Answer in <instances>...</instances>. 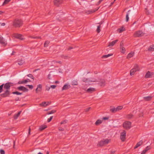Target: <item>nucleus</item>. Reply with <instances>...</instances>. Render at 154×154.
I'll use <instances>...</instances> for the list:
<instances>
[{"label":"nucleus","mask_w":154,"mask_h":154,"mask_svg":"<svg viewBox=\"0 0 154 154\" xmlns=\"http://www.w3.org/2000/svg\"><path fill=\"white\" fill-rule=\"evenodd\" d=\"M123 127L126 129H129L131 127V123L130 122L126 121L123 124Z\"/></svg>","instance_id":"obj_5"},{"label":"nucleus","mask_w":154,"mask_h":154,"mask_svg":"<svg viewBox=\"0 0 154 154\" xmlns=\"http://www.w3.org/2000/svg\"><path fill=\"white\" fill-rule=\"evenodd\" d=\"M124 46V42L122 41L120 44V47H123Z\"/></svg>","instance_id":"obj_52"},{"label":"nucleus","mask_w":154,"mask_h":154,"mask_svg":"<svg viewBox=\"0 0 154 154\" xmlns=\"http://www.w3.org/2000/svg\"><path fill=\"white\" fill-rule=\"evenodd\" d=\"M105 81L104 79H101L100 80V86H104L105 85Z\"/></svg>","instance_id":"obj_28"},{"label":"nucleus","mask_w":154,"mask_h":154,"mask_svg":"<svg viewBox=\"0 0 154 154\" xmlns=\"http://www.w3.org/2000/svg\"><path fill=\"white\" fill-rule=\"evenodd\" d=\"M15 100L16 101H17L19 100V98L18 97H17L15 99Z\"/></svg>","instance_id":"obj_63"},{"label":"nucleus","mask_w":154,"mask_h":154,"mask_svg":"<svg viewBox=\"0 0 154 154\" xmlns=\"http://www.w3.org/2000/svg\"><path fill=\"white\" fill-rule=\"evenodd\" d=\"M56 62L57 63H60V64H62V62L61 61H56Z\"/></svg>","instance_id":"obj_62"},{"label":"nucleus","mask_w":154,"mask_h":154,"mask_svg":"<svg viewBox=\"0 0 154 154\" xmlns=\"http://www.w3.org/2000/svg\"><path fill=\"white\" fill-rule=\"evenodd\" d=\"M11 0H5L2 4V5H4L7 4Z\"/></svg>","instance_id":"obj_39"},{"label":"nucleus","mask_w":154,"mask_h":154,"mask_svg":"<svg viewBox=\"0 0 154 154\" xmlns=\"http://www.w3.org/2000/svg\"><path fill=\"white\" fill-rule=\"evenodd\" d=\"M91 108L90 107H88V108H87L85 109V111L86 112H87Z\"/></svg>","instance_id":"obj_55"},{"label":"nucleus","mask_w":154,"mask_h":154,"mask_svg":"<svg viewBox=\"0 0 154 154\" xmlns=\"http://www.w3.org/2000/svg\"><path fill=\"white\" fill-rule=\"evenodd\" d=\"M134 53H129L127 57V58L128 59L132 57L134 55Z\"/></svg>","instance_id":"obj_30"},{"label":"nucleus","mask_w":154,"mask_h":154,"mask_svg":"<svg viewBox=\"0 0 154 154\" xmlns=\"http://www.w3.org/2000/svg\"><path fill=\"white\" fill-rule=\"evenodd\" d=\"M67 121L66 120H64V121H62L60 124L61 125L66 124L67 122Z\"/></svg>","instance_id":"obj_46"},{"label":"nucleus","mask_w":154,"mask_h":154,"mask_svg":"<svg viewBox=\"0 0 154 154\" xmlns=\"http://www.w3.org/2000/svg\"><path fill=\"white\" fill-rule=\"evenodd\" d=\"M125 28H124L123 27H122L121 28L118 29V31H119V32L121 33L123 31H125Z\"/></svg>","instance_id":"obj_29"},{"label":"nucleus","mask_w":154,"mask_h":154,"mask_svg":"<svg viewBox=\"0 0 154 154\" xmlns=\"http://www.w3.org/2000/svg\"><path fill=\"white\" fill-rule=\"evenodd\" d=\"M23 23V21L22 20L16 18L13 21L12 25L15 28H19L22 26Z\"/></svg>","instance_id":"obj_1"},{"label":"nucleus","mask_w":154,"mask_h":154,"mask_svg":"<svg viewBox=\"0 0 154 154\" xmlns=\"http://www.w3.org/2000/svg\"><path fill=\"white\" fill-rule=\"evenodd\" d=\"M133 117V115L132 114H129L127 115V118L128 119H131Z\"/></svg>","instance_id":"obj_37"},{"label":"nucleus","mask_w":154,"mask_h":154,"mask_svg":"<svg viewBox=\"0 0 154 154\" xmlns=\"http://www.w3.org/2000/svg\"><path fill=\"white\" fill-rule=\"evenodd\" d=\"M154 75V73L153 72H150L148 71L147 72L145 75V78H150L152 77L153 75Z\"/></svg>","instance_id":"obj_12"},{"label":"nucleus","mask_w":154,"mask_h":154,"mask_svg":"<svg viewBox=\"0 0 154 154\" xmlns=\"http://www.w3.org/2000/svg\"><path fill=\"white\" fill-rule=\"evenodd\" d=\"M126 132L125 131H123V132L121 133L120 136V138L122 141H125L126 137Z\"/></svg>","instance_id":"obj_9"},{"label":"nucleus","mask_w":154,"mask_h":154,"mask_svg":"<svg viewBox=\"0 0 154 154\" xmlns=\"http://www.w3.org/2000/svg\"><path fill=\"white\" fill-rule=\"evenodd\" d=\"M40 105L41 106H46L48 105V104L47 102L44 101L40 103Z\"/></svg>","instance_id":"obj_26"},{"label":"nucleus","mask_w":154,"mask_h":154,"mask_svg":"<svg viewBox=\"0 0 154 154\" xmlns=\"http://www.w3.org/2000/svg\"><path fill=\"white\" fill-rule=\"evenodd\" d=\"M24 63V61L23 60H20L18 61V64L20 65H22Z\"/></svg>","instance_id":"obj_41"},{"label":"nucleus","mask_w":154,"mask_h":154,"mask_svg":"<svg viewBox=\"0 0 154 154\" xmlns=\"http://www.w3.org/2000/svg\"><path fill=\"white\" fill-rule=\"evenodd\" d=\"M109 119V117H103V119L104 120H108Z\"/></svg>","instance_id":"obj_56"},{"label":"nucleus","mask_w":154,"mask_h":154,"mask_svg":"<svg viewBox=\"0 0 154 154\" xmlns=\"http://www.w3.org/2000/svg\"><path fill=\"white\" fill-rule=\"evenodd\" d=\"M150 149V148L148 146H147L146 148L145 149V150H146V151H147L148 150H149Z\"/></svg>","instance_id":"obj_57"},{"label":"nucleus","mask_w":154,"mask_h":154,"mask_svg":"<svg viewBox=\"0 0 154 154\" xmlns=\"http://www.w3.org/2000/svg\"><path fill=\"white\" fill-rule=\"evenodd\" d=\"M82 80L83 82H97L96 80H89L88 79L86 78H84Z\"/></svg>","instance_id":"obj_17"},{"label":"nucleus","mask_w":154,"mask_h":154,"mask_svg":"<svg viewBox=\"0 0 154 154\" xmlns=\"http://www.w3.org/2000/svg\"><path fill=\"white\" fill-rule=\"evenodd\" d=\"M98 9H95L94 10H85V12L86 13V14H91L92 13L95 12L96 11H97Z\"/></svg>","instance_id":"obj_14"},{"label":"nucleus","mask_w":154,"mask_h":154,"mask_svg":"<svg viewBox=\"0 0 154 154\" xmlns=\"http://www.w3.org/2000/svg\"><path fill=\"white\" fill-rule=\"evenodd\" d=\"M139 68L137 65H135L134 68L131 69L130 71V75H132L134 74L135 72L137 71H139Z\"/></svg>","instance_id":"obj_7"},{"label":"nucleus","mask_w":154,"mask_h":154,"mask_svg":"<svg viewBox=\"0 0 154 154\" xmlns=\"http://www.w3.org/2000/svg\"><path fill=\"white\" fill-rule=\"evenodd\" d=\"M30 38H31L34 39H36L38 37H37V36H30L29 37Z\"/></svg>","instance_id":"obj_59"},{"label":"nucleus","mask_w":154,"mask_h":154,"mask_svg":"<svg viewBox=\"0 0 154 154\" xmlns=\"http://www.w3.org/2000/svg\"><path fill=\"white\" fill-rule=\"evenodd\" d=\"M50 42L49 41H47L45 42L44 45L45 47L48 46V45L49 43Z\"/></svg>","instance_id":"obj_43"},{"label":"nucleus","mask_w":154,"mask_h":154,"mask_svg":"<svg viewBox=\"0 0 154 154\" xmlns=\"http://www.w3.org/2000/svg\"><path fill=\"white\" fill-rule=\"evenodd\" d=\"M10 94L9 90H5L3 93L0 94V96L2 97H9Z\"/></svg>","instance_id":"obj_6"},{"label":"nucleus","mask_w":154,"mask_h":154,"mask_svg":"<svg viewBox=\"0 0 154 154\" xmlns=\"http://www.w3.org/2000/svg\"><path fill=\"white\" fill-rule=\"evenodd\" d=\"M59 131H62L64 130V129L62 128H59Z\"/></svg>","instance_id":"obj_61"},{"label":"nucleus","mask_w":154,"mask_h":154,"mask_svg":"<svg viewBox=\"0 0 154 154\" xmlns=\"http://www.w3.org/2000/svg\"><path fill=\"white\" fill-rule=\"evenodd\" d=\"M116 152L115 150H112L110 152V154H113Z\"/></svg>","instance_id":"obj_53"},{"label":"nucleus","mask_w":154,"mask_h":154,"mask_svg":"<svg viewBox=\"0 0 154 154\" xmlns=\"http://www.w3.org/2000/svg\"><path fill=\"white\" fill-rule=\"evenodd\" d=\"M112 54H109L107 55H104L102 56V58H106L112 56Z\"/></svg>","instance_id":"obj_35"},{"label":"nucleus","mask_w":154,"mask_h":154,"mask_svg":"<svg viewBox=\"0 0 154 154\" xmlns=\"http://www.w3.org/2000/svg\"><path fill=\"white\" fill-rule=\"evenodd\" d=\"M30 131H31V128L30 127H29V132H28V134L29 135L30 134Z\"/></svg>","instance_id":"obj_60"},{"label":"nucleus","mask_w":154,"mask_h":154,"mask_svg":"<svg viewBox=\"0 0 154 154\" xmlns=\"http://www.w3.org/2000/svg\"><path fill=\"white\" fill-rule=\"evenodd\" d=\"M143 143V142L142 140H140L139 142H138L136 146L134 147V149H135L138 148V147L142 145Z\"/></svg>","instance_id":"obj_21"},{"label":"nucleus","mask_w":154,"mask_h":154,"mask_svg":"<svg viewBox=\"0 0 154 154\" xmlns=\"http://www.w3.org/2000/svg\"><path fill=\"white\" fill-rule=\"evenodd\" d=\"M45 90L47 91H49L50 88V87H49L47 85L45 86Z\"/></svg>","instance_id":"obj_50"},{"label":"nucleus","mask_w":154,"mask_h":154,"mask_svg":"<svg viewBox=\"0 0 154 154\" xmlns=\"http://www.w3.org/2000/svg\"><path fill=\"white\" fill-rule=\"evenodd\" d=\"M118 39H116V40L113 41L112 42L109 43V44L108 45L109 46H113L118 41Z\"/></svg>","instance_id":"obj_23"},{"label":"nucleus","mask_w":154,"mask_h":154,"mask_svg":"<svg viewBox=\"0 0 154 154\" xmlns=\"http://www.w3.org/2000/svg\"><path fill=\"white\" fill-rule=\"evenodd\" d=\"M56 112V111L55 110H52L51 111H50V112H49L48 113V115H50V114H53L54 113H55V112Z\"/></svg>","instance_id":"obj_38"},{"label":"nucleus","mask_w":154,"mask_h":154,"mask_svg":"<svg viewBox=\"0 0 154 154\" xmlns=\"http://www.w3.org/2000/svg\"><path fill=\"white\" fill-rule=\"evenodd\" d=\"M53 118V116H51L49 118H48V120H47V122H50L51 121V120L52 119V118Z\"/></svg>","instance_id":"obj_47"},{"label":"nucleus","mask_w":154,"mask_h":154,"mask_svg":"<svg viewBox=\"0 0 154 154\" xmlns=\"http://www.w3.org/2000/svg\"><path fill=\"white\" fill-rule=\"evenodd\" d=\"M4 85V89L5 90H9L11 87L14 85L13 83L11 82H8L5 84H3Z\"/></svg>","instance_id":"obj_3"},{"label":"nucleus","mask_w":154,"mask_h":154,"mask_svg":"<svg viewBox=\"0 0 154 154\" xmlns=\"http://www.w3.org/2000/svg\"><path fill=\"white\" fill-rule=\"evenodd\" d=\"M61 57L64 59H67L68 57V56L63 55L61 56Z\"/></svg>","instance_id":"obj_48"},{"label":"nucleus","mask_w":154,"mask_h":154,"mask_svg":"<svg viewBox=\"0 0 154 154\" xmlns=\"http://www.w3.org/2000/svg\"><path fill=\"white\" fill-rule=\"evenodd\" d=\"M17 89L19 91H21L23 92H27L28 91V89L23 86H20L18 87Z\"/></svg>","instance_id":"obj_8"},{"label":"nucleus","mask_w":154,"mask_h":154,"mask_svg":"<svg viewBox=\"0 0 154 154\" xmlns=\"http://www.w3.org/2000/svg\"><path fill=\"white\" fill-rule=\"evenodd\" d=\"M95 89L93 88H90L87 90V92L90 93H91L95 91Z\"/></svg>","instance_id":"obj_16"},{"label":"nucleus","mask_w":154,"mask_h":154,"mask_svg":"<svg viewBox=\"0 0 154 154\" xmlns=\"http://www.w3.org/2000/svg\"><path fill=\"white\" fill-rule=\"evenodd\" d=\"M0 152L1 154H5V152L4 150L3 149H1L0 150Z\"/></svg>","instance_id":"obj_51"},{"label":"nucleus","mask_w":154,"mask_h":154,"mask_svg":"<svg viewBox=\"0 0 154 154\" xmlns=\"http://www.w3.org/2000/svg\"><path fill=\"white\" fill-rule=\"evenodd\" d=\"M63 2V0H54V5L58 6L61 4Z\"/></svg>","instance_id":"obj_11"},{"label":"nucleus","mask_w":154,"mask_h":154,"mask_svg":"<svg viewBox=\"0 0 154 154\" xmlns=\"http://www.w3.org/2000/svg\"><path fill=\"white\" fill-rule=\"evenodd\" d=\"M147 151H146V150H145V149L144 150H143V151L142 152H144V153L145 154V153L147 152Z\"/></svg>","instance_id":"obj_64"},{"label":"nucleus","mask_w":154,"mask_h":154,"mask_svg":"<svg viewBox=\"0 0 154 154\" xmlns=\"http://www.w3.org/2000/svg\"><path fill=\"white\" fill-rule=\"evenodd\" d=\"M152 97L151 96H148L147 97H143V100L145 101H150L151 100Z\"/></svg>","instance_id":"obj_18"},{"label":"nucleus","mask_w":154,"mask_h":154,"mask_svg":"<svg viewBox=\"0 0 154 154\" xmlns=\"http://www.w3.org/2000/svg\"><path fill=\"white\" fill-rule=\"evenodd\" d=\"M22 111H19L17 114H15L14 116V118L15 119H17L18 117L20 116V114L21 113Z\"/></svg>","instance_id":"obj_20"},{"label":"nucleus","mask_w":154,"mask_h":154,"mask_svg":"<svg viewBox=\"0 0 154 154\" xmlns=\"http://www.w3.org/2000/svg\"><path fill=\"white\" fill-rule=\"evenodd\" d=\"M154 46L152 45L150 46L148 49V50L149 51H154Z\"/></svg>","instance_id":"obj_31"},{"label":"nucleus","mask_w":154,"mask_h":154,"mask_svg":"<svg viewBox=\"0 0 154 154\" xmlns=\"http://www.w3.org/2000/svg\"><path fill=\"white\" fill-rule=\"evenodd\" d=\"M109 140L107 139H103L98 142L97 145L100 146H102L108 144L109 142Z\"/></svg>","instance_id":"obj_2"},{"label":"nucleus","mask_w":154,"mask_h":154,"mask_svg":"<svg viewBox=\"0 0 154 154\" xmlns=\"http://www.w3.org/2000/svg\"><path fill=\"white\" fill-rule=\"evenodd\" d=\"M47 128L46 125H43L39 127V130L40 131H42Z\"/></svg>","instance_id":"obj_25"},{"label":"nucleus","mask_w":154,"mask_h":154,"mask_svg":"<svg viewBox=\"0 0 154 154\" xmlns=\"http://www.w3.org/2000/svg\"><path fill=\"white\" fill-rule=\"evenodd\" d=\"M14 35L15 38L20 40H23V36L21 34L15 33L14 34Z\"/></svg>","instance_id":"obj_10"},{"label":"nucleus","mask_w":154,"mask_h":154,"mask_svg":"<svg viewBox=\"0 0 154 154\" xmlns=\"http://www.w3.org/2000/svg\"><path fill=\"white\" fill-rule=\"evenodd\" d=\"M26 86H28V87L30 89H32L33 88V86L32 85H27Z\"/></svg>","instance_id":"obj_49"},{"label":"nucleus","mask_w":154,"mask_h":154,"mask_svg":"<svg viewBox=\"0 0 154 154\" xmlns=\"http://www.w3.org/2000/svg\"><path fill=\"white\" fill-rule=\"evenodd\" d=\"M103 0H99L98 2L97 3V5H99Z\"/></svg>","instance_id":"obj_58"},{"label":"nucleus","mask_w":154,"mask_h":154,"mask_svg":"<svg viewBox=\"0 0 154 154\" xmlns=\"http://www.w3.org/2000/svg\"><path fill=\"white\" fill-rule=\"evenodd\" d=\"M116 108L113 107H111L110 111L112 113H115L117 111Z\"/></svg>","instance_id":"obj_24"},{"label":"nucleus","mask_w":154,"mask_h":154,"mask_svg":"<svg viewBox=\"0 0 154 154\" xmlns=\"http://www.w3.org/2000/svg\"><path fill=\"white\" fill-rule=\"evenodd\" d=\"M28 82V81L27 80H25L22 81H19L18 83V84H26V83Z\"/></svg>","instance_id":"obj_22"},{"label":"nucleus","mask_w":154,"mask_h":154,"mask_svg":"<svg viewBox=\"0 0 154 154\" xmlns=\"http://www.w3.org/2000/svg\"><path fill=\"white\" fill-rule=\"evenodd\" d=\"M12 94H16L17 95H20L22 94V93H20L17 91L13 92L12 93Z\"/></svg>","instance_id":"obj_32"},{"label":"nucleus","mask_w":154,"mask_h":154,"mask_svg":"<svg viewBox=\"0 0 154 154\" xmlns=\"http://www.w3.org/2000/svg\"><path fill=\"white\" fill-rule=\"evenodd\" d=\"M123 108V107L122 106H118L116 108V109H117V111H119V110Z\"/></svg>","instance_id":"obj_42"},{"label":"nucleus","mask_w":154,"mask_h":154,"mask_svg":"<svg viewBox=\"0 0 154 154\" xmlns=\"http://www.w3.org/2000/svg\"><path fill=\"white\" fill-rule=\"evenodd\" d=\"M27 76L28 77L31 78L32 79H33V80H34V77L32 74H29L27 75Z\"/></svg>","instance_id":"obj_44"},{"label":"nucleus","mask_w":154,"mask_h":154,"mask_svg":"<svg viewBox=\"0 0 154 154\" xmlns=\"http://www.w3.org/2000/svg\"><path fill=\"white\" fill-rule=\"evenodd\" d=\"M120 49L121 50V51L122 53H125V49L124 47H120Z\"/></svg>","instance_id":"obj_36"},{"label":"nucleus","mask_w":154,"mask_h":154,"mask_svg":"<svg viewBox=\"0 0 154 154\" xmlns=\"http://www.w3.org/2000/svg\"><path fill=\"white\" fill-rule=\"evenodd\" d=\"M144 33L141 30H138L135 32L134 34V36L135 37H140L143 36Z\"/></svg>","instance_id":"obj_4"},{"label":"nucleus","mask_w":154,"mask_h":154,"mask_svg":"<svg viewBox=\"0 0 154 154\" xmlns=\"http://www.w3.org/2000/svg\"><path fill=\"white\" fill-rule=\"evenodd\" d=\"M0 43L5 45L7 44L6 42L1 36H0Z\"/></svg>","instance_id":"obj_15"},{"label":"nucleus","mask_w":154,"mask_h":154,"mask_svg":"<svg viewBox=\"0 0 154 154\" xmlns=\"http://www.w3.org/2000/svg\"><path fill=\"white\" fill-rule=\"evenodd\" d=\"M72 85H78V82L76 80H73L72 83Z\"/></svg>","instance_id":"obj_34"},{"label":"nucleus","mask_w":154,"mask_h":154,"mask_svg":"<svg viewBox=\"0 0 154 154\" xmlns=\"http://www.w3.org/2000/svg\"><path fill=\"white\" fill-rule=\"evenodd\" d=\"M102 122V121L98 119L97 120L95 123V124L96 125H98L100 124H101Z\"/></svg>","instance_id":"obj_33"},{"label":"nucleus","mask_w":154,"mask_h":154,"mask_svg":"<svg viewBox=\"0 0 154 154\" xmlns=\"http://www.w3.org/2000/svg\"><path fill=\"white\" fill-rule=\"evenodd\" d=\"M131 11L130 10H129L127 13L126 17V21L127 22H128L129 19V12Z\"/></svg>","instance_id":"obj_27"},{"label":"nucleus","mask_w":154,"mask_h":154,"mask_svg":"<svg viewBox=\"0 0 154 154\" xmlns=\"http://www.w3.org/2000/svg\"><path fill=\"white\" fill-rule=\"evenodd\" d=\"M42 89V86L41 84H39L37 85V88L35 90L36 92L37 93L38 92H41Z\"/></svg>","instance_id":"obj_13"},{"label":"nucleus","mask_w":154,"mask_h":154,"mask_svg":"<svg viewBox=\"0 0 154 154\" xmlns=\"http://www.w3.org/2000/svg\"><path fill=\"white\" fill-rule=\"evenodd\" d=\"M56 87V85H51V88L53 89H54Z\"/></svg>","instance_id":"obj_54"},{"label":"nucleus","mask_w":154,"mask_h":154,"mask_svg":"<svg viewBox=\"0 0 154 154\" xmlns=\"http://www.w3.org/2000/svg\"><path fill=\"white\" fill-rule=\"evenodd\" d=\"M70 86L69 85L66 84L64 85L63 87L62 90L63 91L64 90H66L69 89V88H70Z\"/></svg>","instance_id":"obj_19"},{"label":"nucleus","mask_w":154,"mask_h":154,"mask_svg":"<svg viewBox=\"0 0 154 154\" xmlns=\"http://www.w3.org/2000/svg\"><path fill=\"white\" fill-rule=\"evenodd\" d=\"M4 86L3 84L0 85V93L3 91V88Z\"/></svg>","instance_id":"obj_45"},{"label":"nucleus","mask_w":154,"mask_h":154,"mask_svg":"<svg viewBox=\"0 0 154 154\" xmlns=\"http://www.w3.org/2000/svg\"><path fill=\"white\" fill-rule=\"evenodd\" d=\"M100 25H99L97 26V33H99L100 31Z\"/></svg>","instance_id":"obj_40"}]
</instances>
